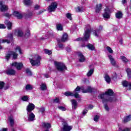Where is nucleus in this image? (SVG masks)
I'll return each instance as SVG.
<instances>
[{"instance_id":"obj_1","label":"nucleus","mask_w":131,"mask_h":131,"mask_svg":"<svg viewBox=\"0 0 131 131\" xmlns=\"http://www.w3.org/2000/svg\"><path fill=\"white\" fill-rule=\"evenodd\" d=\"M113 94H114L113 91L111 89H108L104 94H100L98 96L99 99H102V102L106 111H109V107H108L107 103H108V102H110L111 103L116 101V98L114 97H111V96H113Z\"/></svg>"},{"instance_id":"obj_2","label":"nucleus","mask_w":131,"mask_h":131,"mask_svg":"<svg viewBox=\"0 0 131 131\" xmlns=\"http://www.w3.org/2000/svg\"><path fill=\"white\" fill-rule=\"evenodd\" d=\"M86 30H85V33L84 35V37L82 38H77V40L79 41V40H88L89 38H90V34H91V26L90 25H88L86 27Z\"/></svg>"},{"instance_id":"obj_3","label":"nucleus","mask_w":131,"mask_h":131,"mask_svg":"<svg viewBox=\"0 0 131 131\" xmlns=\"http://www.w3.org/2000/svg\"><path fill=\"white\" fill-rule=\"evenodd\" d=\"M30 63L32 66H39L40 65V56L36 55L33 59H30Z\"/></svg>"},{"instance_id":"obj_4","label":"nucleus","mask_w":131,"mask_h":131,"mask_svg":"<svg viewBox=\"0 0 131 131\" xmlns=\"http://www.w3.org/2000/svg\"><path fill=\"white\" fill-rule=\"evenodd\" d=\"M7 37L8 39H0V50L4 49L3 46L1 45V43H5V42L11 43V41L13 40V34H9Z\"/></svg>"},{"instance_id":"obj_5","label":"nucleus","mask_w":131,"mask_h":131,"mask_svg":"<svg viewBox=\"0 0 131 131\" xmlns=\"http://www.w3.org/2000/svg\"><path fill=\"white\" fill-rule=\"evenodd\" d=\"M54 64L58 71H60V72H63V71L67 69V68H66V66H65V64L63 63L55 61L54 62Z\"/></svg>"},{"instance_id":"obj_6","label":"nucleus","mask_w":131,"mask_h":131,"mask_svg":"<svg viewBox=\"0 0 131 131\" xmlns=\"http://www.w3.org/2000/svg\"><path fill=\"white\" fill-rule=\"evenodd\" d=\"M80 90H81L82 91H83L84 90L83 86H81L80 88V87H79V86H78L75 89L74 92V97H75V98H76V99H80V96H79V94H78V93H79V92H80Z\"/></svg>"},{"instance_id":"obj_7","label":"nucleus","mask_w":131,"mask_h":131,"mask_svg":"<svg viewBox=\"0 0 131 131\" xmlns=\"http://www.w3.org/2000/svg\"><path fill=\"white\" fill-rule=\"evenodd\" d=\"M57 8H58V3L57 2H52L48 7V11L50 12H55Z\"/></svg>"},{"instance_id":"obj_8","label":"nucleus","mask_w":131,"mask_h":131,"mask_svg":"<svg viewBox=\"0 0 131 131\" xmlns=\"http://www.w3.org/2000/svg\"><path fill=\"white\" fill-rule=\"evenodd\" d=\"M18 56V54L16 53V52H14L13 51H9L6 55V59L8 60L12 57L13 59H17V57Z\"/></svg>"},{"instance_id":"obj_9","label":"nucleus","mask_w":131,"mask_h":131,"mask_svg":"<svg viewBox=\"0 0 131 131\" xmlns=\"http://www.w3.org/2000/svg\"><path fill=\"white\" fill-rule=\"evenodd\" d=\"M104 12V13L103 14V18H105V19H109V18H110V14H111V12L110 11L109 8L106 7Z\"/></svg>"},{"instance_id":"obj_10","label":"nucleus","mask_w":131,"mask_h":131,"mask_svg":"<svg viewBox=\"0 0 131 131\" xmlns=\"http://www.w3.org/2000/svg\"><path fill=\"white\" fill-rule=\"evenodd\" d=\"M12 66L16 67L17 70H21L23 68V63L22 62H14L12 63Z\"/></svg>"},{"instance_id":"obj_11","label":"nucleus","mask_w":131,"mask_h":131,"mask_svg":"<svg viewBox=\"0 0 131 131\" xmlns=\"http://www.w3.org/2000/svg\"><path fill=\"white\" fill-rule=\"evenodd\" d=\"M63 127L62 128V131H70L72 129V126L68 125V124L66 122L62 123Z\"/></svg>"},{"instance_id":"obj_12","label":"nucleus","mask_w":131,"mask_h":131,"mask_svg":"<svg viewBox=\"0 0 131 131\" xmlns=\"http://www.w3.org/2000/svg\"><path fill=\"white\" fill-rule=\"evenodd\" d=\"M28 114V121H33L35 120V115L32 112L31 113H27Z\"/></svg>"},{"instance_id":"obj_13","label":"nucleus","mask_w":131,"mask_h":131,"mask_svg":"<svg viewBox=\"0 0 131 131\" xmlns=\"http://www.w3.org/2000/svg\"><path fill=\"white\" fill-rule=\"evenodd\" d=\"M103 30V26H100L99 27V28L96 31H94L93 32L94 35L95 36H97V37H99L100 36V34L101 33V31Z\"/></svg>"},{"instance_id":"obj_14","label":"nucleus","mask_w":131,"mask_h":131,"mask_svg":"<svg viewBox=\"0 0 131 131\" xmlns=\"http://www.w3.org/2000/svg\"><path fill=\"white\" fill-rule=\"evenodd\" d=\"M35 108V105L33 103H29L27 107V113H31Z\"/></svg>"},{"instance_id":"obj_15","label":"nucleus","mask_w":131,"mask_h":131,"mask_svg":"<svg viewBox=\"0 0 131 131\" xmlns=\"http://www.w3.org/2000/svg\"><path fill=\"white\" fill-rule=\"evenodd\" d=\"M8 9L7 5H3V1L0 0V10L1 12H6V11H8Z\"/></svg>"},{"instance_id":"obj_16","label":"nucleus","mask_w":131,"mask_h":131,"mask_svg":"<svg viewBox=\"0 0 131 131\" xmlns=\"http://www.w3.org/2000/svg\"><path fill=\"white\" fill-rule=\"evenodd\" d=\"M78 59L80 62H83L85 61V57L83 56V54L80 52L78 53Z\"/></svg>"},{"instance_id":"obj_17","label":"nucleus","mask_w":131,"mask_h":131,"mask_svg":"<svg viewBox=\"0 0 131 131\" xmlns=\"http://www.w3.org/2000/svg\"><path fill=\"white\" fill-rule=\"evenodd\" d=\"M6 74L7 75H15L16 73V70L14 69H9L5 71Z\"/></svg>"},{"instance_id":"obj_18","label":"nucleus","mask_w":131,"mask_h":131,"mask_svg":"<svg viewBox=\"0 0 131 131\" xmlns=\"http://www.w3.org/2000/svg\"><path fill=\"white\" fill-rule=\"evenodd\" d=\"M13 15L16 17L17 19H22V18H23V14L18 11H14L13 12Z\"/></svg>"},{"instance_id":"obj_19","label":"nucleus","mask_w":131,"mask_h":131,"mask_svg":"<svg viewBox=\"0 0 131 131\" xmlns=\"http://www.w3.org/2000/svg\"><path fill=\"white\" fill-rule=\"evenodd\" d=\"M122 85L125 88H127V89L131 90V82H128L127 81H123L122 82Z\"/></svg>"},{"instance_id":"obj_20","label":"nucleus","mask_w":131,"mask_h":131,"mask_svg":"<svg viewBox=\"0 0 131 131\" xmlns=\"http://www.w3.org/2000/svg\"><path fill=\"white\" fill-rule=\"evenodd\" d=\"M108 56L112 65H113V66H115V65H116V61L113 58V56L111 55H108Z\"/></svg>"},{"instance_id":"obj_21","label":"nucleus","mask_w":131,"mask_h":131,"mask_svg":"<svg viewBox=\"0 0 131 131\" xmlns=\"http://www.w3.org/2000/svg\"><path fill=\"white\" fill-rule=\"evenodd\" d=\"M71 101L72 104V107L75 110L77 108V101L74 99H72Z\"/></svg>"},{"instance_id":"obj_22","label":"nucleus","mask_w":131,"mask_h":131,"mask_svg":"<svg viewBox=\"0 0 131 131\" xmlns=\"http://www.w3.org/2000/svg\"><path fill=\"white\" fill-rule=\"evenodd\" d=\"M9 121L10 122V125L11 126H14L15 121L14 120V117L13 116H11L9 118Z\"/></svg>"},{"instance_id":"obj_23","label":"nucleus","mask_w":131,"mask_h":131,"mask_svg":"<svg viewBox=\"0 0 131 131\" xmlns=\"http://www.w3.org/2000/svg\"><path fill=\"white\" fill-rule=\"evenodd\" d=\"M130 120H131V115L127 116L123 119V121L124 123L128 122Z\"/></svg>"},{"instance_id":"obj_24","label":"nucleus","mask_w":131,"mask_h":131,"mask_svg":"<svg viewBox=\"0 0 131 131\" xmlns=\"http://www.w3.org/2000/svg\"><path fill=\"white\" fill-rule=\"evenodd\" d=\"M15 34L17 36H23V32L20 30H16Z\"/></svg>"},{"instance_id":"obj_25","label":"nucleus","mask_w":131,"mask_h":131,"mask_svg":"<svg viewBox=\"0 0 131 131\" xmlns=\"http://www.w3.org/2000/svg\"><path fill=\"white\" fill-rule=\"evenodd\" d=\"M93 92V88L91 87L90 86H88L87 87L86 90H84L82 91V93H92Z\"/></svg>"},{"instance_id":"obj_26","label":"nucleus","mask_w":131,"mask_h":131,"mask_svg":"<svg viewBox=\"0 0 131 131\" xmlns=\"http://www.w3.org/2000/svg\"><path fill=\"white\" fill-rule=\"evenodd\" d=\"M104 78L107 83H110V82L111 81V78H110V77L107 74H105L104 76Z\"/></svg>"},{"instance_id":"obj_27","label":"nucleus","mask_w":131,"mask_h":131,"mask_svg":"<svg viewBox=\"0 0 131 131\" xmlns=\"http://www.w3.org/2000/svg\"><path fill=\"white\" fill-rule=\"evenodd\" d=\"M101 9H102V4H100L97 5L95 8V11L96 13H99V12L101 11Z\"/></svg>"},{"instance_id":"obj_28","label":"nucleus","mask_w":131,"mask_h":131,"mask_svg":"<svg viewBox=\"0 0 131 131\" xmlns=\"http://www.w3.org/2000/svg\"><path fill=\"white\" fill-rule=\"evenodd\" d=\"M68 39V35L67 34L64 33L63 34L62 37L61 38V41H66Z\"/></svg>"},{"instance_id":"obj_29","label":"nucleus","mask_w":131,"mask_h":131,"mask_svg":"<svg viewBox=\"0 0 131 131\" xmlns=\"http://www.w3.org/2000/svg\"><path fill=\"white\" fill-rule=\"evenodd\" d=\"M5 23L6 25H7L8 29L12 28V23L10 22L9 20H6Z\"/></svg>"},{"instance_id":"obj_30","label":"nucleus","mask_w":131,"mask_h":131,"mask_svg":"<svg viewBox=\"0 0 131 131\" xmlns=\"http://www.w3.org/2000/svg\"><path fill=\"white\" fill-rule=\"evenodd\" d=\"M42 126L45 127V128H51V124L50 123H43L42 124Z\"/></svg>"},{"instance_id":"obj_31","label":"nucleus","mask_w":131,"mask_h":131,"mask_svg":"<svg viewBox=\"0 0 131 131\" xmlns=\"http://www.w3.org/2000/svg\"><path fill=\"white\" fill-rule=\"evenodd\" d=\"M116 17L117 19H121L122 18V12L119 11L116 13Z\"/></svg>"},{"instance_id":"obj_32","label":"nucleus","mask_w":131,"mask_h":131,"mask_svg":"<svg viewBox=\"0 0 131 131\" xmlns=\"http://www.w3.org/2000/svg\"><path fill=\"white\" fill-rule=\"evenodd\" d=\"M65 96L67 97H69L70 96L71 97H74V93L70 92H66L64 93Z\"/></svg>"},{"instance_id":"obj_33","label":"nucleus","mask_w":131,"mask_h":131,"mask_svg":"<svg viewBox=\"0 0 131 131\" xmlns=\"http://www.w3.org/2000/svg\"><path fill=\"white\" fill-rule=\"evenodd\" d=\"M75 10L77 13H78V12H83V8H82V7H77L75 8Z\"/></svg>"},{"instance_id":"obj_34","label":"nucleus","mask_w":131,"mask_h":131,"mask_svg":"<svg viewBox=\"0 0 131 131\" xmlns=\"http://www.w3.org/2000/svg\"><path fill=\"white\" fill-rule=\"evenodd\" d=\"M87 48H88V49L91 51H95V47H94V45L92 44H88Z\"/></svg>"},{"instance_id":"obj_35","label":"nucleus","mask_w":131,"mask_h":131,"mask_svg":"<svg viewBox=\"0 0 131 131\" xmlns=\"http://www.w3.org/2000/svg\"><path fill=\"white\" fill-rule=\"evenodd\" d=\"M93 73H94V69H91L87 73V76L90 77V76H92L93 75Z\"/></svg>"},{"instance_id":"obj_36","label":"nucleus","mask_w":131,"mask_h":131,"mask_svg":"<svg viewBox=\"0 0 131 131\" xmlns=\"http://www.w3.org/2000/svg\"><path fill=\"white\" fill-rule=\"evenodd\" d=\"M24 3L26 6H29V5H31L32 2L30 0H24Z\"/></svg>"},{"instance_id":"obj_37","label":"nucleus","mask_w":131,"mask_h":131,"mask_svg":"<svg viewBox=\"0 0 131 131\" xmlns=\"http://www.w3.org/2000/svg\"><path fill=\"white\" fill-rule=\"evenodd\" d=\"M40 89L41 91H45V90H47V85L46 84H41L40 85Z\"/></svg>"},{"instance_id":"obj_38","label":"nucleus","mask_w":131,"mask_h":131,"mask_svg":"<svg viewBox=\"0 0 131 131\" xmlns=\"http://www.w3.org/2000/svg\"><path fill=\"white\" fill-rule=\"evenodd\" d=\"M32 89H33V87H32L31 85L27 84L26 86V90H27V91H31Z\"/></svg>"},{"instance_id":"obj_39","label":"nucleus","mask_w":131,"mask_h":131,"mask_svg":"<svg viewBox=\"0 0 131 131\" xmlns=\"http://www.w3.org/2000/svg\"><path fill=\"white\" fill-rule=\"evenodd\" d=\"M29 36H30V31L28 29L25 33V37L27 38V37H29Z\"/></svg>"},{"instance_id":"obj_40","label":"nucleus","mask_w":131,"mask_h":131,"mask_svg":"<svg viewBox=\"0 0 131 131\" xmlns=\"http://www.w3.org/2000/svg\"><path fill=\"white\" fill-rule=\"evenodd\" d=\"M126 72L127 73L128 77H129V78H130V77H131V70H130V69H127Z\"/></svg>"},{"instance_id":"obj_41","label":"nucleus","mask_w":131,"mask_h":131,"mask_svg":"<svg viewBox=\"0 0 131 131\" xmlns=\"http://www.w3.org/2000/svg\"><path fill=\"white\" fill-rule=\"evenodd\" d=\"M121 59L123 62H125V63H127V62H128V59L126 58V57L124 56H121Z\"/></svg>"},{"instance_id":"obj_42","label":"nucleus","mask_w":131,"mask_h":131,"mask_svg":"<svg viewBox=\"0 0 131 131\" xmlns=\"http://www.w3.org/2000/svg\"><path fill=\"white\" fill-rule=\"evenodd\" d=\"M44 52H45V54H47L48 55L52 54V51L50 50L45 49Z\"/></svg>"},{"instance_id":"obj_43","label":"nucleus","mask_w":131,"mask_h":131,"mask_svg":"<svg viewBox=\"0 0 131 131\" xmlns=\"http://www.w3.org/2000/svg\"><path fill=\"white\" fill-rule=\"evenodd\" d=\"M71 13H67L66 14V17L68 18V19H69V20H72V17L71 16Z\"/></svg>"},{"instance_id":"obj_44","label":"nucleus","mask_w":131,"mask_h":131,"mask_svg":"<svg viewBox=\"0 0 131 131\" xmlns=\"http://www.w3.org/2000/svg\"><path fill=\"white\" fill-rule=\"evenodd\" d=\"M106 50L110 53V54H113V50H112V49H111L110 47H106Z\"/></svg>"},{"instance_id":"obj_45","label":"nucleus","mask_w":131,"mask_h":131,"mask_svg":"<svg viewBox=\"0 0 131 131\" xmlns=\"http://www.w3.org/2000/svg\"><path fill=\"white\" fill-rule=\"evenodd\" d=\"M16 52H19V54H22V51H21V48H20V47L17 46L15 48Z\"/></svg>"},{"instance_id":"obj_46","label":"nucleus","mask_w":131,"mask_h":131,"mask_svg":"<svg viewBox=\"0 0 131 131\" xmlns=\"http://www.w3.org/2000/svg\"><path fill=\"white\" fill-rule=\"evenodd\" d=\"M26 72L28 74V75H32V73H31V71H30V70H29V69H27L26 70Z\"/></svg>"},{"instance_id":"obj_47","label":"nucleus","mask_w":131,"mask_h":131,"mask_svg":"<svg viewBox=\"0 0 131 131\" xmlns=\"http://www.w3.org/2000/svg\"><path fill=\"white\" fill-rule=\"evenodd\" d=\"M57 30H63V27L62 26V25H57Z\"/></svg>"},{"instance_id":"obj_48","label":"nucleus","mask_w":131,"mask_h":131,"mask_svg":"<svg viewBox=\"0 0 131 131\" xmlns=\"http://www.w3.org/2000/svg\"><path fill=\"white\" fill-rule=\"evenodd\" d=\"M4 86H5V82L0 81V90L4 89Z\"/></svg>"},{"instance_id":"obj_49","label":"nucleus","mask_w":131,"mask_h":131,"mask_svg":"<svg viewBox=\"0 0 131 131\" xmlns=\"http://www.w3.org/2000/svg\"><path fill=\"white\" fill-rule=\"evenodd\" d=\"M99 118H100V116L98 115H96L94 116V121L98 122L99 121Z\"/></svg>"},{"instance_id":"obj_50","label":"nucleus","mask_w":131,"mask_h":131,"mask_svg":"<svg viewBox=\"0 0 131 131\" xmlns=\"http://www.w3.org/2000/svg\"><path fill=\"white\" fill-rule=\"evenodd\" d=\"M112 78L113 79H116V78H117V74H116V73L114 72L113 73Z\"/></svg>"},{"instance_id":"obj_51","label":"nucleus","mask_w":131,"mask_h":131,"mask_svg":"<svg viewBox=\"0 0 131 131\" xmlns=\"http://www.w3.org/2000/svg\"><path fill=\"white\" fill-rule=\"evenodd\" d=\"M23 101H27L28 100V96H24L22 97Z\"/></svg>"},{"instance_id":"obj_52","label":"nucleus","mask_w":131,"mask_h":131,"mask_svg":"<svg viewBox=\"0 0 131 131\" xmlns=\"http://www.w3.org/2000/svg\"><path fill=\"white\" fill-rule=\"evenodd\" d=\"M53 102L54 103H59L60 99H59V98H56L55 99H54Z\"/></svg>"},{"instance_id":"obj_53","label":"nucleus","mask_w":131,"mask_h":131,"mask_svg":"<svg viewBox=\"0 0 131 131\" xmlns=\"http://www.w3.org/2000/svg\"><path fill=\"white\" fill-rule=\"evenodd\" d=\"M58 108L59 110H61V111H65L66 110V108L64 106H59Z\"/></svg>"},{"instance_id":"obj_54","label":"nucleus","mask_w":131,"mask_h":131,"mask_svg":"<svg viewBox=\"0 0 131 131\" xmlns=\"http://www.w3.org/2000/svg\"><path fill=\"white\" fill-rule=\"evenodd\" d=\"M58 48H59V49H61V50H63V49H64V45H63V44H59Z\"/></svg>"},{"instance_id":"obj_55","label":"nucleus","mask_w":131,"mask_h":131,"mask_svg":"<svg viewBox=\"0 0 131 131\" xmlns=\"http://www.w3.org/2000/svg\"><path fill=\"white\" fill-rule=\"evenodd\" d=\"M39 112H41V113H43V112L45 111V110L44 107H41L39 108Z\"/></svg>"},{"instance_id":"obj_56","label":"nucleus","mask_w":131,"mask_h":131,"mask_svg":"<svg viewBox=\"0 0 131 131\" xmlns=\"http://www.w3.org/2000/svg\"><path fill=\"white\" fill-rule=\"evenodd\" d=\"M6 28V26L5 25L0 24V29H5Z\"/></svg>"},{"instance_id":"obj_57","label":"nucleus","mask_w":131,"mask_h":131,"mask_svg":"<svg viewBox=\"0 0 131 131\" xmlns=\"http://www.w3.org/2000/svg\"><path fill=\"white\" fill-rule=\"evenodd\" d=\"M88 113V110H84L82 112V114L83 115H84L85 114H86Z\"/></svg>"},{"instance_id":"obj_58","label":"nucleus","mask_w":131,"mask_h":131,"mask_svg":"<svg viewBox=\"0 0 131 131\" xmlns=\"http://www.w3.org/2000/svg\"><path fill=\"white\" fill-rule=\"evenodd\" d=\"M35 10H38L39 9V5H35L34 7Z\"/></svg>"},{"instance_id":"obj_59","label":"nucleus","mask_w":131,"mask_h":131,"mask_svg":"<svg viewBox=\"0 0 131 131\" xmlns=\"http://www.w3.org/2000/svg\"><path fill=\"white\" fill-rule=\"evenodd\" d=\"M122 131H131V129L128 128H126L122 130Z\"/></svg>"},{"instance_id":"obj_60","label":"nucleus","mask_w":131,"mask_h":131,"mask_svg":"<svg viewBox=\"0 0 131 131\" xmlns=\"http://www.w3.org/2000/svg\"><path fill=\"white\" fill-rule=\"evenodd\" d=\"M67 52H69L71 51V48L70 47H67L66 49Z\"/></svg>"},{"instance_id":"obj_61","label":"nucleus","mask_w":131,"mask_h":131,"mask_svg":"<svg viewBox=\"0 0 131 131\" xmlns=\"http://www.w3.org/2000/svg\"><path fill=\"white\" fill-rule=\"evenodd\" d=\"M45 12V10H41L38 13V15H40V14H42Z\"/></svg>"},{"instance_id":"obj_62","label":"nucleus","mask_w":131,"mask_h":131,"mask_svg":"<svg viewBox=\"0 0 131 131\" xmlns=\"http://www.w3.org/2000/svg\"><path fill=\"white\" fill-rule=\"evenodd\" d=\"M7 130H8V129L6 128H3L1 130H0V131H7Z\"/></svg>"},{"instance_id":"obj_63","label":"nucleus","mask_w":131,"mask_h":131,"mask_svg":"<svg viewBox=\"0 0 131 131\" xmlns=\"http://www.w3.org/2000/svg\"><path fill=\"white\" fill-rule=\"evenodd\" d=\"M93 107H94V106H93V105H90L89 106V109L92 110V109H93Z\"/></svg>"},{"instance_id":"obj_64","label":"nucleus","mask_w":131,"mask_h":131,"mask_svg":"<svg viewBox=\"0 0 131 131\" xmlns=\"http://www.w3.org/2000/svg\"><path fill=\"white\" fill-rule=\"evenodd\" d=\"M5 16L6 17H10L11 16V15H10L9 13H6Z\"/></svg>"}]
</instances>
